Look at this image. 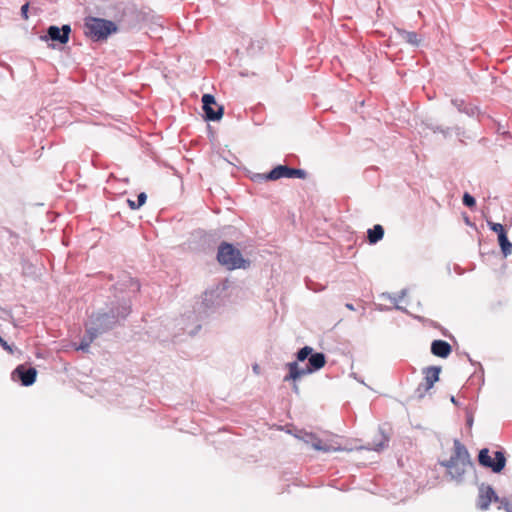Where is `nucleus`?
Returning <instances> with one entry per match:
<instances>
[{
	"label": "nucleus",
	"instance_id": "17",
	"mask_svg": "<svg viewBox=\"0 0 512 512\" xmlns=\"http://www.w3.org/2000/svg\"><path fill=\"white\" fill-rule=\"evenodd\" d=\"M388 442L389 438L383 433H381L379 440L373 442L372 446L369 449L374 450L376 452H380L388 446Z\"/></svg>",
	"mask_w": 512,
	"mask_h": 512
},
{
	"label": "nucleus",
	"instance_id": "3",
	"mask_svg": "<svg viewBox=\"0 0 512 512\" xmlns=\"http://www.w3.org/2000/svg\"><path fill=\"white\" fill-rule=\"evenodd\" d=\"M326 364V357L323 353H312L308 358V364L306 367H300L297 361L290 362L286 366L289 370V373L284 377V381H296L301 377L312 374Z\"/></svg>",
	"mask_w": 512,
	"mask_h": 512
},
{
	"label": "nucleus",
	"instance_id": "28",
	"mask_svg": "<svg viewBox=\"0 0 512 512\" xmlns=\"http://www.w3.org/2000/svg\"><path fill=\"white\" fill-rule=\"evenodd\" d=\"M213 292H206L204 296V301H209L213 297Z\"/></svg>",
	"mask_w": 512,
	"mask_h": 512
},
{
	"label": "nucleus",
	"instance_id": "20",
	"mask_svg": "<svg viewBox=\"0 0 512 512\" xmlns=\"http://www.w3.org/2000/svg\"><path fill=\"white\" fill-rule=\"evenodd\" d=\"M147 196L144 192L140 193L138 195V203H135V201L128 199V205L131 209H139L144 203L146 202Z\"/></svg>",
	"mask_w": 512,
	"mask_h": 512
},
{
	"label": "nucleus",
	"instance_id": "30",
	"mask_svg": "<svg viewBox=\"0 0 512 512\" xmlns=\"http://www.w3.org/2000/svg\"><path fill=\"white\" fill-rule=\"evenodd\" d=\"M346 308H348L349 310H354V306L351 303H347Z\"/></svg>",
	"mask_w": 512,
	"mask_h": 512
},
{
	"label": "nucleus",
	"instance_id": "2",
	"mask_svg": "<svg viewBox=\"0 0 512 512\" xmlns=\"http://www.w3.org/2000/svg\"><path fill=\"white\" fill-rule=\"evenodd\" d=\"M451 481L462 483L464 475L472 467L470 455L466 447L457 439L454 440V452L449 460L442 461Z\"/></svg>",
	"mask_w": 512,
	"mask_h": 512
},
{
	"label": "nucleus",
	"instance_id": "27",
	"mask_svg": "<svg viewBox=\"0 0 512 512\" xmlns=\"http://www.w3.org/2000/svg\"><path fill=\"white\" fill-rule=\"evenodd\" d=\"M199 327H200V326H199V325H197V326H196V327H194V328L184 327L183 329H184V330H186L188 334H194V333L198 330V328H199Z\"/></svg>",
	"mask_w": 512,
	"mask_h": 512
},
{
	"label": "nucleus",
	"instance_id": "19",
	"mask_svg": "<svg viewBox=\"0 0 512 512\" xmlns=\"http://www.w3.org/2000/svg\"><path fill=\"white\" fill-rule=\"evenodd\" d=\"M312 353L313 348L310 346H305L301 348L296 355L297 361L303 362L304 360L308 359Z\"/></svg>",
	"mask_w": 512,
	"mask_h": 512
},
{
	"label": "nucleus",
	"instance_id": "22",
	"mask_svg": "<svg viewBox=\"0 0 512 512\" xmlns=\"http://www.w3.org/2000/svg\"><path fill=\"white\" fill-rule=\"evenodd\" d=\"M475 199L469 193H465L463 196V204L467 207H473L475 205Z\"/></svg>",
	"mask_w": 512,
	"mask_h": 512
},
{
	"label": "nucleus",
	"instance_id": "23",
	"mask_svg": "<svg viewBox=\"0 0 512 512\" xmlns=\"http://www.w3.org/2000/svg\"><path fill=\"white\" fill-rule=\"evenodd\" d=\"M499 503V509H505L507 512H512V509L510 507V504L508 502V500L506 498H499V501L497 502Z\"/></svg>",
	"mask_w": 512,
	"mask_h": 512
},
{
	"label": "nucleus",
	"instance_id": "26",
	"mask_svg": "<svg viewBox=\"0 0 512 512\" xmlns=\"http://www.w3.org/2000/svg\"><path fill=\"white\" fill-rule=\"evenodd\" d=\"M29 5L26 3L21 7V13L25 19L28 18L27 12H28Z\"/></svg>",
	"mask_w": 512,
	"mask_h": 512
},
{
	"label": "nucleus",
	"instance_id": "6",
	"mask_svg": "<svg viewBox=\"0 0 512 512\" xmlns=\"http://www.w3.org/2000/svg\"><path fill=\"white\" fill-rule=\"evenodd\" d=\"M478 461L480 465L490 468L495 473L501 472L506 464V458L503 452L496 451L495 458L492 459L487 448L480 450Z\"/></svg>",
	"mask_w": 512,
	"mask_h": 512
},
{
	"label": "nucleus",
	"instance_id": "29",
	"mask_svg": "<svg viewBox=\"0 0 512 512\" xmlns=\"http://www.w3.org/2000/svg\"><path fill=\"white\" fill-rule=\"evenodd\" d=\"M253 371L256 373V374H259V366L257 364H255L253 366Z\"/></svg>",
	"mask_w": 512,
	"mask_h": 512
},
{
	"label": "nucleus",
	"instance_id": "13",
	"mask_svg": "<svg viewBox=\"0 0 512 512\" xmlns=\"http://www.w3.org/2000/svg\"><path fill=\"white\" fill-rule=\"evenodd\" d=\"M441 368L437 366H431L425 369V382L423 384L424 390L428 391L431 389L435 382L439 380V374H440Z\"/></svg>",
	"mask_w": 512,
	"mask_h": 512
},
{
	"label": "nucleus",
	"instance_id": "25",
	"mask_svg": "<svg viewBox=\"0 0 512 512\" xmlns=\"http://www.w3.org/2000/svg\"><path fill=\"white\" fill-rule=\"evenodd\" d=\"M129 283H130V288H131L132 292H136L139 290V284L137 281L130 278Z\"/></svg>",
	"mask_w": 512,
	"mask_h": 512
},
{
	"label": "nucleus",
	"instance_id": "12",
	"mask_svg": "<svg viewBox=\"0 0 512 512\" xmlns=\"http://www.w3.org/2000/svg\"><path fill=\"white\" fill-rule=\"evenodd\" d=\"M14 374H17L24 386L32 385L36 380V369L28 368L25 369L23 366H19L15 369Z\"/></svg>",
	"mask_w": 512,
	"mask_h": 512
},
{
	"label": "nucleus",
	"instance_id": "18",
	"mask_svg": "<svg viewBox=\"0 0 512 512\" xmlns=\"http://www.w3.org/2000/svg\"><path fill=\"white\" fill-rule=\"evenodd\" d=\"M402 38L409 44L417 46L419 44L418 35L415 32L402 31Z\"/></svg>",
	"mask_w": 512,
	"mask_h": 512
},
{
	"label": "nucleus",
	"instance_id": "11",
	"mask_svg": "<svg viewBox=\"0 0 512 512\" xmlns=\"http://www.w3.org/2000/svg\"><path fill=\"white\" fill-rule=\"evenodd\" d=\"M302 440L318 451L331 452L338 450L337 447L333 446L332 444L323 442L321 439H319L316 435L312 433H304L302 436Z\"/></svg>",
	"mask_w": 512,
	"mask_h": 512
},
{
	"label": "nucleus",
	"instance_id": "7",
	"mask_svg": "<svg viewBox=\"0 0 512 512\" xmlns=\"http://www.w3.org/2000/svg\"><path fill=\"white\" fill-rule=\"evenodd\" d=\"M306 172L302 169L289 168L284 165H278L273 168L263 178L266 180H278L280 178H304Z\"/></svg>",
	"mask_w": 512,
	"mask_h": 512
},
{
	"label": "nucleus",
	"instance_id": "4",
	"mask_svg": "<svg viewBox=\"0 0 512 512\" xmlns=\"http://www.w3.org/2000/svg\"><path fill=\"white\" fill-rule=\"evenodd\" d=\"M217 259L221 265L229 270L245 268L247 264L241 252L232 244L225 242L218 248Z\"/></svg>",
	"mask_w": 512,
	"mask_h": 512
},
{
	"label": "nucleus",
	"instance_id": "8",
	"mask_svg": "<svg viewBox=\"0 0 512 512\" xmlns=\"http://www.w3.org/2000/svg\"><path fill=\"white\" fill-rule=\"evenodd\" d=\"M202 103H203V111L208 120L217 121L222 118L223 107L216 103L213 95L204 94L202 96Z\"/></svg>",
	"mask_w": 512,
	"mask_h": 512
},
{
	"label": "nucleus",
	"instance_id": "16",
	"mask_svg": "<svg viewBox=\"0 0 512 512\" xmlns=\"http://www.w3.org/2000/svg\"><path fill=\"white\" fill-rule=\"evenodd\" d=\"M498 241L504 255H509L512 252V244L509 242L506 233L500 234Z\"/></svg>",
	"mask_w": 512,
	"mask_h": 512
},
{
	"label": "nucleus",
	"instance_id": "21",
	"mask_svg": "<svg viewBox=\"0 0 512 512\" xmlns=\"http://www.w3.org/2000/svg\"><path fill=\"white\" fill-rule=\"evenodd\" d=\"M487 225L492 231L496 232L498 234V236L500 234L506 233L504 226L500 223H494L492 221H487Z\"/></svg>",
	"mask_w": 512,
	"mask_h": 512
},
{
	"label": "nucleus",
	"instance_id": "9",
	"mask_svg": "<svg viewBox=\"0 0 512 512\" xmlns=\"http://www.w3.org/2000/svg\"><path fill=\"white\" fill-rule=\"evenodd\" d=\"M499 497L490 485L482 483L479 486L477 507L480 510H487L491 502H498Z\"/></svg>",
	"mask_w": 512,
	"mask_h": 512
},
{
	"label": "nucleus",
	"instance_id": "1",
	"mask_svg": "<svg viewBox=\"0 0 512 512\" xmlns=\"http://www.w3.org/2000/svg\"><path fill=\"white\" fill-rule=\"evenodd\" d=\"M98 314L93 319V326L87 328V334L83 337L76 350L88 351L93 340L104 331L110 329L119 319H124L130 313V304L125 302L115 314Z\"/></svg>",
	"mask_w": 512,
	"mask_h": 512
},
{
	"label": "nucleus",
	"instance_id": "5",
	"mask_svg": "<svg viewBox=\"0 0 512 512\" xmlns=\"http://www.w3.org/2000/svg\"><path fill=\"white\" fill-rule=\"evenodd\" d=\"M85 27L87 34L95 40L105 39L117 31V26L114 22L100 18L87 19Z\"/></svg>",
	"mask_w": 512,
	"mask_h": 512
},
{
	"label": "nucleus",
	"instance_id": "14",
	"mask_svg": "<svg viewBox=\"0 0 512 512\" xmlns=\"http://www.w3.org/2000/svg\"><path fill=\"white\" fill-rule=\"evenodd\" d=\"M431 352L438 357L446 358L451 353V346L443 340H434L431 344Z\"/></svg>",
	"mask_w": 512,
	"mask_h": 512
},
{
	"label": "nucleus",
	"instance_id": "10",
	"mask_svg": "<svg viewBox=\"0 0 512 512\" xmlns=\"http://www.w3.org/2000/svg\"><path fill=\"white\" fill-rule=\"evenodd\" d=\"M70 32L71 27L69 25H63L61 28L58 26H50L47 30V36L42 37V39H51L61 44H66L69 41Z\"/></svg>",
	"mask_w": 512,
	"mask_h": 512
},
{
	"label": "nucleus",
	"instance_id": "15",
	"mask_svg": "<svg viewBox=\"0 0 512 512\" xmlns=\"http://www.w3.org/2000/svg\"><path fill=\"white\" fill-rule=\"evenodd\" d=\"M384 236V229L381 225L377 224L372 229L368 230L369 243L375 244L380 241Z\"/></svg>",
	"mask_w": 512,
	"mask_h": 512
},
{
	"label": "nucleus",
	"instance_id": "24",
	"mask_svg": "<svg viewBox=\"0 0 512 512\" xmlns=\"http://www.w3.org/2000/svg\"><path fill=\"white\" fill-rule=\"evenodd\" d=\"M0 346L3 347L4 350H6L8 353H13V348L10 346L1 336H0Z\"/></svg>",
	"mask_w": 512,
	"mask_h": 512
}]
</instances>
